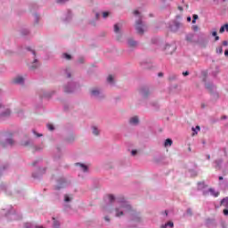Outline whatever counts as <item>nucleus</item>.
Returning <instances> with one entry per match:
<instances>
[{
	"mask_svg": "<svg viewBox=\"0 0 228 228\" xmlns=\"http://www.w3.org/2000/svg\"><path fill=\"white\" fill-rule=\"evenodd\" d=\"M105 202V206H103V211L107 213H113L111 210V206L117 202L118 207H116L114 209L115 216L120 218V216H124L126 213H129L128 215V227H138L139 224H142V214L137 212L136 210H131L132 207L126 198L124 197H115L113 194H109L103 199Z\"/></svg>",
	"mask_w": 228,
	"mask_h": 228,
	"instance_id": "f257e3e1",
	"label": "nucleus"
},
{
	"mask_svg": "<svg viewBox=\"0 0 228 228\" xmlns=\"http://www.w3.org/2000/svg\"><path fill=\"white\" fill-rule=\"evenodd\" d=\"M134 17H138V20H135V31L137 35H144L145 29H147V24L143 21V16H142V12L138 10L134 11Z\"/></svg>",
	"mask_w": 228,
	"mask_h": 228,
	"instance_id": "f03ea898",
	"label": "nucleus"
},
{
	"mask_svg": "<svg viewBox=\"0 0 228 228\" xmlns=\"http://www.w3.org/2000/svg\"><path fill=\"white\" fill-rule=\"evenodd\" d=\"M180 19H182V16L178 14L175 16V19L169 20L167 24V28L171 33H178L179 29L183 28V23L179 21Z\"/></svg>",
	"mask_w": 228,
	"mask_h": 228,
	"instance_id": "7ed1b4c3",
	"label": "nucleus"
},
{
	"mask_svg": "<svg viewBox=\"0 0 228 228\" xmlns=\"http://www.w3.org/2000/svg\"><path fill=\"white\" fill-rule=\"evenodd\" d=\"M81 88L79 82L69 81L63 86L64 94H76Z\"/></svg>",
	"mask_w": 228,
	"mask_h": 228,
	"instance_id": "20e7f679",
	"label": "nucleus"
},
{
	"mask_svg": "<svg viewBox=\"0 0 228 228\" xmlns=\"http://www.w3.org/2000/svg\"><path fill=\"white\" fill-rule=\"evenodd\" d=\"M56 183L57 184L53 187V190L56 191H60V190H63L64 188H69V186L71 184L70 180L64 176L57 178Z\"/></svg>",
	"mask_w": 228,
	"mask_h": 228,
	"instance_id": "39448f33",
	"label": "nucleus"
},
{
	"mask_svg": "<svg viewBox=\"0 0 228 228\" xmlns=\"http://www.w3.org/2000/svg\"><path fill=\"white\" fill-rule=\"evenodd\" d=\"M90 97L95 99L96 101H104L106 99V94L99 87H94L90 90Z\"/></svg>",
	"mask_w": 228,
	"mask_h": 228,
	"instance_id": "423d86ee",
	"label": "nucleus"
},
{
	"mask_svg": "<svg viewBox=\"0 0 228 228\" xmlns=\"http://www.w3.org/2000/svg\"><path fill=\"white\" fill-rule=\"evenodd\" d=\"M26 51H28V53H31L34 56V61L28 65V70H37L38 67H40V61L38 59H37V52L33 50L30 46H27Z\"/></svg>",
	"mask_w": 228,
	"mask_h": 228,
	"instance_id": "0eeeda50",
	"label": "nucleus"
},
{
	"mask_svg": "<svg viewBox=\"0 0 228 228\" xmlns=\"http://www.w3.org/2000/svg\"><path fill=\"white\" fill-rule=\"evenodd\" d=\"M5 217L9 222L13 220H22V214L17 213V211L13 210V208L11 207V208L5 213Z\"/></svg>",
	"mask_w": 228,
	"mask_h": 228,
	"instance_id": "6e6552de",
	"label": "nucleus"
},
{
	"mask_svg": "<svg viewBox=\"0 0 228 228\" xmlns=\"http://www.w3.org/2000/svg\"><path fill=\"white\" fill-rule=\"evenodd\" d=\"M20 35L25 40H31L33 37V33L31 32V28L27 26H23L20 28Z\"/></svg>",
	"mask_w": 228,
	"mask_h": 228,
	"instance_id": "1a4fd4ad",
	"label": "nucleus"
},
{
	"mask_svg": "<svg viewBox=\"0 0 228 228\" xmlns=\"http://www.w3.org/2000/svg\"><path fill=\"white\" fill-rule=\"evenodd\" d=\"M10 115H12V110L4 108V105L0 103V122L6 120V118H10Z\"/></svg>",
	"mask_w": 228,
	"mask_h": 228,
	"instance_id": "9d476101",
	"label": "nucleus"
},
{
	"mask_svg": "<svg viewBox=\"0 0 228 228\" xmlns=\"http://www.w3.org/2000/svg\"><path fill=\"white\" fill-rule=\"evenodd\" d=\"M196 44L200 47H206L208 45V37H206V34L200 32L196 36Z\"/></svg>",
	"mask_w": 228,
	"mask_h": 228,
	"instance_id": "9b49d317",
	"label": "nucleus"
},
{
	"mask_svg": "<svg viewBox=\"0 0 228 228\" xmlns=\"http://www.w3.org/2000/svg\"><path fill=\"white\" fill-rule=\"evenodd\" d=\"M39 98L41 100L43 99H51V97H53V95H54V94H56V91H45V89H40L37 92Z\"/></svg>",
	"mask_w": 228,
	"mask_h": 228,
	"instance_id": "f8f14e48",
	"label": "nucleus"
},
{
	"mask_svg": "<svg viewBox=\"0 0 228 228\" xmlns=\"http://www.w3.org/2000/svg\"><path fill=\"white\" fill-rule=\"evenodd\" d=\"M139 94L141 97H142V99H149V97L152 95V92H151V88H149V86H142L139 90Z\"/></svg>",
	"mask_w": 228,
	"mask_h": 228,
	"instance_id": "ddd939ff",
	"label": "nucleus"
},
{
	"mask_svg": "<svg viewBox=\"0 0 228 228\" xmlns=\"http://www.w3.org/2000/svg\"><path fill=\"white\" fill-rule=\"evenodd\" d=\"M46 168H42V167H37L36 171L32 173V177L37 181H40L42 179L44 174H45Z\"/></svg>",
	"mask_w": 228,
	"mask_h": 228,
	"instance_id": "4468645a",
	"label": "nucleus"
},
{
	"mask_svg": "<svg viewBox=\"0 0 228 228\" xmlns=\"http://www.w3.org/2000/svg\"><path fill=\"white\" fill-rule=\"evenodd\" d=\"M75 167H78V170L83 172V174H90V166L88 164H85L83 162L75 163Z\"/></svg>",
	"mask_w": 228,
	"mask_h": 228,
	"instance_id": "2eb2a0df",
	"label": "nucleus"
},
{
	"mask_svg": "<svg viewBox=\"0 0 228 228\" xmlns=\"http://www.w3.org/2000/svg\"><path fill=\"white\" fill-rule=\"evenodd\" d=\"M72 17H74L72 11L70 9H68L67 12H64V16L61 19L62 22H65V24H69V22L72 21Z\"/></svg>",
	"mask_w": 228,
	"mask_h": 228,
	"instance_id": "dca6fc26",
	"label": "nucleus"
},
{
	"mask_svg": "<svg viewBox=\"0 0 228 228\" xmlns=\"http://www.w3.org/2000/svg\"><path fill=\"white\" fill-rule=\"evenodd\" d=\"M12 136H13V134H9V137H7L3 142V147H13L15 145V140H13Z\"/></svg>",
	"mask_w": 228,
	"mask_h": 228,
	"instance_id": "f3484780",
	"label": "nucleus"
},
{
	"mask_svg": "<svg viewBox=\"0 0 228 228\" xmlns=\"http://www.w3.org/2000/svg\"><path fill=\"white\" fill-rule=\"evenodd\" d=\"M176 49H177V46L175 45V43H172L170 45L166 44L165 51L167 54H174Z\"/></svg>",
	"mask_w": 228,
	"mask_h": 228,
	"instance_id": "a211bd4d",
	"label": "nucleus"
},
{
	"mask_svg": "<svg viewBox=\"0 0 228 228\" xmlns=\"http://www.w3.org/2000/svg\"><path fill=\"white\" fill-rule=\"evenodd\" d=\"M185 40L189 44H196L197 43V34L189 33V34L185 35Z\"/></svg>",
	"mask_w": 228,
	"mask_h": 228,
	"instance_id": "6ab92c4d",
	"label": "nucleus"
},
{
	"mask_svg": "<svg viewBox=\"0 0 228 228\" xmlns=\"http://www.w3.org/2000/svg\"><path fill=\"white\" fill-rule=\"evenodd\" d=\"M218 179H219L220 188H222L224 190V191H228V180L224 179V176H219Z\"/></svg>",
	"mask_w": 228,
	"mask_h": 228,
	"instance_id": "aec40b11",
	"label": "nucleus"
},
{
	"mask_svg": "<svg viewBox=\"0 0 228 228\" xmlns=\"http://www.w3.org/2000/svg\"><path fill=\"white\" fill-rule=\"evenodd\" d=\"M13 85H19L20 86H24L26 84V79L22 76H17L13 80H12Z\"/></svg>",
	"mask_w": 228,
	"mask_h": 228,
	"instance_id": "412c9836",
	"label": "nucleus"
},
{
	"mask_svg": "<svg viewBox=\"0 0 228 228\" xmlns=\"http://www.w3.org/2000/svg\"><path fill=\"white\" fill-rule=\"evenodd\" d=\"M128 124L130 126H134V127H136V126H140V118L138 116H134L130 118L128 120Z\"/></svg>",
	"mask_w": 228,
	"mask_h": 228,
	"instance_id": "4be33fe9",
	"label": "nucleus"
},
{
	"mask_svg": "<svg viewBox=\"0 0 228 228\" xmlns=\"http://www.w3.org/2000/svg\"><path fill=\"white\" fill-rule=\"evenodd\" d=\"M206 90H208L209 94H212L213 92H216V86L213 82H208L205 84Z\"/></svg>",
	"mask_w": 228,
	"mask_h": 228,
	"instance_id": "5701e85b",
	"label": "nucleus"
},
{
	"mask_svg": "<svg viewBox=\"0 0 228 228\" xmlns=\"http://www.w3.org/2000/svg\"><path fill=\"white\" fill-rule=\"evenodd\" d=\"M75 141L76 135H74V134H69L66 137H64V142H66V143H74Z\"/></svg>",
	"mask_w": 228,
	"mask_h": 228,
	"instance_id": "b1692460",
	"label": "nucleus"
},
{
	"mask_svg": "<svg viewBox=\"0 0 228 228\" xmlns=\"http://www.w3.org/2000/svg\"><path fill=\"white\" fill-rule=\"evenodd\" d=\"M208 193H211L213 197H218L220 195V192L215 191V189L209 188L208 191H203V195H208Z\"/></svg>",
	"mask_w": 228,
	"mask_h": 228,
	"instance_id": "393cba45",
	"label": "nucleus"
},
{
	"mask_svg": "<svg viewBox=\"0 0 228 228\" xmlns=\"http://www.w3.org/2000/svg\"><path fill=\"white\" fill-rule=\"evenodd\" d=\"M189 174H191V177H197L199 175L196 164L193 165V168L189 169Z\"/></svg>",
	"mask_w": 228,
	"mask_h": 228,
	"instance_id": "a878e982",
	"label": "nucleus"
},
{
	"mask_svg": "<svg viewBox=\"0 0 228 228\" xmlns=\"http://www.w3.org/2000/svg\"><path fill=\"white\" fill-rule=\"evenodd\" d=\"M215 163V168H216L217 170H222V165H224V159H216L214 161Z\"/></svg>",
	"mask_w": 228,
	"mask_h": 228,
	"instance_id": "bb28decb",
	"label": "nucleus"
},
{
	"mask_svg": "<svg viewBox=\"0 0 228 228\" xmlns=\"http://www.w3.org/2000/svg\"><path fill=\"white\" fill-rule=\"evenodd\" d=\"M126 44L129 47H136L138 45V41H135L133 38H128Z\"/></svg>",
	"mask_w": 228,
	"mask_h": 228,
	"instance_id": "cd10ccee",
	"label": "nucleus"
},
{
	"mask_svg": "<svg viewBox=\"0 0 228 228\" xmlns=\"http://www.w3.org/2000/svg\"><path fill=\"white\" fill-rule=\"evenodd\" d=\"M150 106L155 110V111H159L160 105L158 102H151Z\"/></svg>",
	"mask_w": 228,
	"mask_h": 228,
	"instance_id": "c85d7f7f",
	"label": "nucleus"
},
{
	"mask_svg": "<svg viewBox=\"0 0 228 228\" xmlns=\"http://www.w3.org/2000/svg\"><path fill=\"white\" fill-rule=\"evenodd\" d=\"M61 159V148L57 147V153L54 155L53 159L54 161H58Z\"/></svg>",
	"mask_w": 228,
	"mask_h": 228,
	"instance_id": "c756f323",
	"label": "nucleus"
},
{
	"mask_svg": "<svg viewBox=\"0 0 228 228\" xmlns=\"http://www.w3.org/2000/svg\"><path fill=\"white\" fill-rule=\"evenodd\" d=\"M23 228H44V226L35 225L32 223H25Z\"/></svg>",
	"mask_w": 228,
	"mask_h": 228,
	"instance_id": "7c9ffc66",
	"label": "nucleus"
},
{
	"mask_svg": "<svg viewBox=\"0 0 228 228\" xmlns=\"http://www.w3.org/2000/svg\"><path fill=\"white\" fill-rule=\"evenodd\" d=\"M53 224H52V227L53 228H61V223H60V221L56 220L55 217H53Z\"/></svg>",
	"mask_w": 228,
	"mask_h": 228,
	"instance_id": "2f4dec72",
	"label": "nucleus"
},
{
	"mask_svg": "<svg viewBox=\"0 0 228 228\" xmlns=\"http://www.w3.org/2000/svg\"><path fill=\"white\" fill-rule=\"evenodd\" d=\"M74 200V195L72 194H64V202L69 203Z\"/></svg>",
	"mask_w": 228,
	"mask_h": 228,
	"instance_id": "473e14b6",
	"label": "nucleus"
},
{
	"mask_svg": "<svg viewBox=\"0 0 228 228\" xmlns=\"http://www.w3.org/2000/svg\"><path fill=\"white\" fill-rule=\"evenodd\" d=\"M107 83H109V85H110V86H115V78L113 77V76H111V75L108 76Z\"/></svg>",
	"mask_w": 228,
	"mask_h": 228,
	"instance_id": "72a5a7b5",
	"label": "nucleus"
},
{
	"mask_svg": "<svg viewBox=\"0 0 228 228\" xmlns=\"http://www.w3.org/2000/svg\"><path fill=\"white\" fill-rule=\"evenodd\" d=\"M174 143V141L172 139L167 138L164 142V147H172V144Z\"/></svg>",
	"mask_w": 228,
	"mask_h": 228,
	"instance_id": "f704fd0d",
	"label": "nucleus"
},
{
	"mask_svg": "<svg viewBox=\"0 0 228 228\" xmlns=\"http://www.w3.org/2000/svg\"><path fill=\"white\" fill-rule=\"evenodd\" d=\"M21 145H23V147H28V145H34V142H33V139H28L25 142H21Z\"/></svg>",
	"mask_w": 228,
	"mask_h": 228,
	"instance_id": "c9c22d12",
	"label": "nucleus"
},
{
	"mask_svg": "<svg viewBox=\"0 0 228 228\" xmlns=\"http://www.w3.org/2000/svg\"><path fill=\"white\" fill-rule=\"evenodd\" d=\"M221 206H224V208H226L225 209H228V197L221 200Z\"/></svg>",
	"mask_w": 228,
	"mask_h": 228,
	"instance_id": "e433bc0d",
	"label": "nucleus"
},
{
	"mask_svg": "<svg viewBox=\"0 0 228 228\" xmlns=\"http://www.w3.org/2000/svg\"><path fill=\"white\" fill-rule=\"evenodd\" d=\"M10 165L4 164L3 167H0V177H2L3 173L6 170H8Z\"/></svg>",
	"mask_w": 228,
	"mask_h": 228,
	"instance_id": "4c0bfd02",
	"label": "nucleus"
},
{
	"mask_svg": "<svg viewBox=\"0 0 228 228\" xmlns=\"http://www.w3.org/2000/svg\"><path fill=\"white\" fill-rule=\"evenodd\" d=\"M168 227L174 228V222L169 221V222H167V223H166L165 224H162V225L160 226V228H168Z\"/></svg>",
	"mask_w": 228,
	"mask_h": 228,
	"instance_id": "58836bf2",
	"label": "nucleus"
},
{
	"mask_svg": "<svg viewBox=\"0 0 228 228\" xmlns=\"http://www.w3.org/2000/svg\"><path fill=\"white\" fill-rule=\"evenodd\" d=\"M210 95H212L214 101H217L218 99H220V94L216 91L210 93Z\"/></svg>",
	"mask_w": 228,
	"mask_h": 228,
	"instance_id": "ea45409f",
	"label": "nucleus"
},
{
	"mask_svg": "<svg viewBox=\"0 0 228 228\" xmlns=\"http://www.w3.org/2000/svg\"><path fill=\"white\" fill-rule=\"evenodd\" d=\"M225 31H228V23H225L224 25L221 26L219 29V33H224Z\"/></svg>",
	"mask_w": 228,
	"mask_h": 228,
	"instance_id": "a19ab883",
	"label": "nucleus"
},
{
	"mask_svg": "<svg viewBox=\"0 0 228 228\" xmlns=\"http://www.w3.org/2000/svg\"><path fill=\"white\" fill-rule=\"evenodd\" d=\"M34 24H38L40 22V15L35 12L34 14Z\"/></svg>",
	"mask_w": 228,
	"mask_h": 228,
	"instance_id": "79ce46f5",
	"label": "nucleus"
},
{
	"mask_svg": "<svg viewBox=\"0 0 228 228\" xmlns=\"http://www.w3.org/2000/svg\"><path fill=\"white\" fill-rule=\"evenodd\" d=\"M93 134H94V136H99L101 131L99 130V128L97 126H93Z\"/></svg>",
	"mask_w": 228,
	"mask_h": 228,
	"instance_id": "37998d69",
	"label": "nucleus"
},
{
	"mask_svg": "<svg viewBox=\"0 0 228 228\" xmlns=\"http://www.w3.org/2000/svg\"><path fill=\"white\" fill-rule=\"evenodd\" d=\"M120 25L118 23L114 24V33H121Z\"/></svg>",
	"mask_w": 228,
	"mask_h": 228,
	"instance_id": "c03bdc74",
	"label": "nucleus"
},
{
	"mask_svg": "<svg viewBox=\"0 0 228 228\" xmlns=\"http://www.w3.org/2000/svg\"><path fill=\"white\" fill-rule=\"evenodd\" d=\"M177 77H178L177 75L171 74V75H169L168 79H169V81H177Z\"/></svg>",
	"mask_w": 228,
	"mask_h": 228,
	"instance_id": "a18cd8bd",
	"label": "nucleus"
},
{
	"mask_svg": "<svg viewBox=\"0 0 228 228\" xmlns=\"http://www.w3.org/2000/svg\"><path fill=\"white\" fill-rule=\"evenodd\" d=\"M191 131L193 133V134H198L199 131H200V126H196V127H192Z\"/></svg>",
	"mask_w": 228,
	"mask_h": 228,
	"instance_id": "49530a36",
	"label": "nucleus"
},
{
	"mask_svg": "<svg viewBox=\"0 0 228 228\" xmlns=\"http://www.w3.org/2000/svg\"><path fill=\"white\" fill-rule=\"evenodd\" d=\"M142 67H143V69H150L151 68V64H149V62H147V61H143L142 62H141Z\"/></svg>",
	"mask_w": 228,
	"mask_h": 228,
	"instance_id": "de8ad7c7",
	"label": "nucleus"
},
{
	"mask_svg": "<svg viewBox=\"0 0 228 228\" xmlns=\"http://www.w3.org/2000/svg\"><path fill=\"white\" fill-rule=\"evenodd\" d=\"M62 57H63L65 60H69V61L72 60V55L69 54V53H64L63 55H62Z\"/></svg>",
	"mask_w": 228,
	"mask_h": 228,
	"instance_id": "09e8293b",
	"label": "nucleus"
},
{
	"mask_svg": "<svg viewBox=\"0 0 228 228\" xmlns=\"http://www.w3.org/2000/svg\"><path fill=\"white\" fill-rule=\"evenodd\" d=\"M206 188V183L204 182L198 183V190H204Z\"/></svg>",
	"mask_w": 228,
	"mask_h": 228,
	"instance_id": "8fccbe9b",
	"label": "nucleus"
},
{
	"mask_svg": "<svg viewBox=\"0 0 228 228\" xmlns=\"http://www.w3.org/2000/svg\"><path fill=\"white\" fill-rule=\"evenodd\" d=\"M46 127H47L48 131H54L56 129V127H54V125H53L51 123H48L46 125Z\"/></svg>",
	"mask_w": 228,
	"mask_h": 228,
	"instance_id": "3c124183",
	"label": "nucleus"
},
{
	"mask_svg": "<svg viewBox=\"0 0 228 228\" xmlns=\"http://www.w3.org/2000/svg\"><path fill=\"white\" fill-rule=\"evenodd\" d=\"M216 54H222L224 53V48L222 47V45L216 47Z\"/></svg>",
	"mask_w": 228,
	"mask_h": 228,
	"instance_id": "603ef678",
	"label": "nucleus"
},
{
	"mask_svg": "<svg viewBox=\"0 0 228 228\" xmlns=\"http://www.w3.org/2000/svg\"><path fill=\"white\" fill-rule=\"evenodd\" d=\"M197 20H199V15H198V14H193V15H192L191 23H192V24H196V23H197Z\"/></svg>",
	"mask_w": 228,
	"mask_h": 228,
	"instance_id": "864d4df0",
	"label": "nucleus"
},
{
	"mask_svg": "<svg viewBox=\"0 0 228 228\" xmlns=\"http://www.w3.org/2000/svg\"><path fill=\"white\" fill-rule=\"evenodd\" d=\"M159 43V39L158 37L151 38V44H153L154 45H158Z\"/></svg>",
	"mask_w": 228,
	"mask_h": 228,
	"instance_id": "5fc2aeb1",
	"label": "nucleus"
},
{
	"mask_svg": "<svg viewBox=\"0 0 228 228\" xmlns=\"http://www.w3.org/2000/svg\"><path fill=\"white\" fill-rule=\"evenodd\" d=\"M77 63L79 65H83V63H85V57H83V56L78 57Z\"/></svg>",
	"mask_w": 228,
	"mask_h": 228,
	"instance_id": "6e6d98bb",
	"label": "nucleus"
},
{
	"mask_svg": "<svg viewBox=\"0 0 228 228\" xmlns=\"http://www.w3.org/2000/svg\"><path fill=\"white\" fill-rule=\"evenodd\" d=\"M212 224H213V219H211V218L206 219L205 224H206L207 226H209V225H211Z\"/></svg>",
	"mask_w": 228,
	"mask_h": 228,
	"instance_id": "4d7b16f0",
	"label": "nucleus"
},
{
	"mask_svg": "<svg viewBox=\"0 0 228 228\" xmlns=\"http://www.w3.org/2000/svg\"><path fill=\"white\" fill-rule=\"evenodd\" d=\"M32 147H34V152H40V151H42V147H40V146H36L34 144V145H32Z\"/></svg>",
	"mask_w": 228,
	"mask_h": 228,
	"instance_id": "13d9d810",
	"label": "nucleus"
},
{
	"mask_svg": "<svg viewBox=\"0 0 228 228\" xmlns=\"http://www.w3.org/2000/svg\"><path fill=\"white\" fill-rule=\"evenodd\" d=\"M16 193H17L18 197H24L23 190H18V191H16Z\"/></svg>",
	"mask_w": 228,
	"mask_h": 228,
	"instance_id": "bf43d9fd",
	"label": "nucleus"
},
{
	"mask_svg": "<svg viewBox=\"0 0 228 228\" xmlns=\"http://www.w3.org/2000/svg\"><path fill=\"white\" fill-rule=\"evenodd\" d=\"M64 74H66L67 77H72V74L69 70V69H64Z\"/></svg>",
	"mask_w": 228,
	"mask_h": 228,
	"instance_id": "052dcab7",
	"label": "nucleus"
},
{
	"mask_svg": "<svg viewBox=\"0 0 228 228\" xmlns=\"http://www.w3.org/2000/svg\"><path fill=\"white\" fill-rule=\"evenodd\" d=\"M186 215H187L188 216H193V212L191 211V208H187V210H186Z\"/></svg>",
	"mask_w": 228,
	"mask_h": 228,
	"instance_id": "680f3d73",
	"label": "nucleus"
},
{
	"mask_svg": "<svg viewBox=\"0 0 228 228\" xmlns=\"http://www.w3.org/2000/svg\"><path fill=\"white\" fill-rule=\"evenodd\" d=\"M116 38L118 42H120V40H122V32L119 33H116Z\"/></svg>",
	"mask_w": 228,
	"mask_h": 228,
	"instance_id": "e2e57ef3",
	"label": "nucleus"
},
{
	"mask_svg": "<svg viewBox=\"0 0 228 228\" xmlns=\"http://www.w3.org/2000/svg\"><path fill=\"white\" fill-rule=\"evenodd\" d=\"M31 10H38V4H30Z\"/></svg>",
	"mask_w": 228,
	"mask_h": 228,
	"instance_id": "0e129e2a",
	"label": "nucleus"
},
{
	"mask_svg": "<svg viewBox=\"0 0 228 228\" xmlns=\"http://www.w3.org/2000/svg\"><path fill=\"white\" fill-rule=\"evenodd\" d=\"M211 35H212V37H217L218 36V32L216 31V28H212Z\"/></svg>",
	"mask_w": 228,
	"mask_h": 228,
	"instance_id": "69168bd1",
	"label": "nucleus"
},
{
	"mask_svg": "<svg viewBox=\"0 0 228 228\" xmlns=\"http://www.w3.org/2000/svg\"><path fill=\"white\" fill-rule=\"evenodd\" d=\"M69 0H56L57 4H65Z\"/></svg>",
	"mask_w": 228,
	"mask_h": 228,
	"instance_id": "338daca9",
	"label": "nucleus"
},
{
	"mask_svg": "<svg viewBox=\"0 0 228 228\" xmlns=\"http://www.w3.org/2000/svg\"><path fill=\"white\" fill-rule=\"evenodd\" d=\"M138 154V150H132L131 151V155L132 156H136Z\"/></svg>",
	"mask_w": 228,
	"mask_h": 228,
	"instance_id": "774afa93",
	"label": "nucleus"
}]
</instances>
